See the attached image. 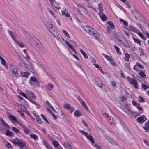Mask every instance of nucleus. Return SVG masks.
<instances>
[{
    "label": "nucleus",
    "mask_w": 149,
    "mask_h": 149,
    "mask_svg": "<svg viewBox=\"0 0 149 149\" xmlns=\"http://www.w3.org/2000/svg\"><path fill=\"white\" fill-rule=\"evenodd\" d=\"M49 31L52 35L57 39L58 40H60V38L59 37L58 33L56 29L54 26L51 28Z\"/></svg>",
    "instance_id": "1"
},
{
    "label": "nucleus",
    "mask_w": 149,
    "mask_h": 149,
    "mask_svg": "<svg viewBox=\"0 0 149 149\" xmlns=\"http://www.w3.org/2000/svg\"><path fill=\"white\" fill-rule=\"evenodd\" d=\"M129 82L131 84H132L135 88H138V83L135 78H130L129 76L127 77Z\"/></svg>",
    "instance_id": "2"
},
{
    "label": "nucleus",
    "mask_w": 149,
    "mask_h": 149,
    "mask_svg": "<svg viewBox=\"0 0 149 149\" xmlns=\"http://www.w3.org/2000/svg\"><path fill=\"white\" fill-rule=\"evenodd\" d=\"M11 142L13 143L15 145H17V146L20 147L23 145L24 143L22 140L17 138H16L15 139H12Z\"/></svg>",
    "instance_id": "3"
},
{
    "label": "nucleus",
    "mask_w": 149,
    "mask_h": 149,
    "mask_svg": "<svg viewBox=\"0 0 149 149\" xmlns=\"http://www.w3.org/2000/svg\"><path fill=\"white\" fill-rule=\"evenodd\" d=\"M34 46L37 48L38 50L41 52H43L44 51V48L41 43L38 41L35 42L34 43Z\"/></svg>",
    "instance_id": "4"
},
{
    "label": "nucleus",
    "mask_w": 149,
    "mask_h": 149,
    "mask_svg": "<svg viewBox=\"0 0 149 149\" xmlns=\"http://www.w3.org/2000/svg\"><path fill=\"white\" fill-rule=\"evenodd\" d=\"M113 36L118 41H121L122 39H123V36L120 33L116 31H114L113 33Z\"/></svg>",
    "instance_id": "5"
},
{
    "label": "nucleus",
    "mask_w": 149,
    "mask_h": 149,
    "mask_svg": "<svg viewBox=\"0 0 149 149\" xmlns=\"http://www.w3.org/2000/svg\"><path fill=\"white\" fill-rule=\"evenodd\" d=\"M0 123L3 127L7 129L10 128V126L3 119L0 117Z\"/></svg>",
    "instance_id": "6"
},
{
    "label": "nucleus",
    "mask_w": 149,
    "mask_h": 149,
    "mask_svg": "<svg viewBox=\"0 0 149 149\" xmlns=\"http://www.w3.org/2000/svg\"><path fill=\"white\" fill-rule=\"evenodd\" d=\"M119 42L124 47H129L128 42L124 37H123V39H122L121 40V41H119Z\"/></svg>",
    "instance_id": "7"
},
{
    "label": "nucleus",
    "mask_w": 149,
    "mask_h": 149,
    "mask_svg": "<svg viewBox=\"0 0 149 149\" xmlns=\"http://www.w3.org/2000/svg\"><path fill=\"white\" fill-rule=\"evenodd\" d=\"M96 84L102 88V87L103 82L102 80L99 77H96L95 79Z\"/></svg>",
    "instance_id": "8"
},
{
    "label": "nucleus",
    "mask_w": 149,
    "mask_h": 149,
    "mask_svg": "<svg viewBox=\"0 0 149 149\" xmlns=\"http://www.w3.org/2000/svg\"><path fill=\"white\" fill-rule=\"evenodd\" d=\"M99 16L101 19L102 21H105L106 20V16L102 12H99L98 13Z\"/></svg>",
    "instance_id": "9"
},
{
    "label": "nucleus",
    "mask_w": 149,
    "mask_h": 149,
    "mask_svg": "<svg viewBox=\"0 0 149 149\" xmlns=\"http://www.w3.org/2000/svg\"><path fill=\"white\" fill-rule=\"evenodd\" d=\"M8 118L11 122H15L17 121L15 117L10 114L9 115Z\"/></svg>",
    "instance_id": "10"
},
{
    "label": "nucleus",
    "mask_w": 149,
    "mask_h": 149,
    "mask_svg": "<svg viewBox=\"0 0 149 149\" xmlns=\"http://www.w3.org/2000/svg\"><path fill=\"white\" fill-rule=\"evenodd\" d=\"M145 117V116L143 115L140 117H138L136 120V121L139 123L142 122H144V118Z\"/></svg>",
    "instance_id": "11"
},
{
    "label": "nucleus",
    "mask_w": 149,
    "mask_h": 149,
    "mask_svg": "<svg viewBox=\"0 0 149 149\" xmlns=\"http://www.w3.org/2000/svg\"><path fill=\"white\" fill-rule=\"evenodd\" d=\"M51 5L52 6V7L54 9V8H55L56 9L59 10L61 8L60 6H57L59 5V3H54L53 4Z\"/></svg>",
    "instance_id": "12"
},
{
    "label": "nucleus",
    "mask_w": 149,
    "mask_h": 149,
    "mask_svg": "<svg viewBox=\"0 0 149 149\" xmlns=\"http://www.w3.org/2000/svg\"><path fill=\"white\" fill-rule=\"evenodd\" d=\"M92 32V33H91L92 36H93L96 39H97L99 38V35L97 33V31L95 30L93 31Z\"/></svg>",
    "instance_id": "13"
},
{
    "label": "nucleus",
    "mask_w": 149,
    "mask_h": 149,
    "mask_svg": "<svg viewBox=\"0 0 149 149\" xmlns=\"http://www.w3.org/2000/svg\"><path fill=\"white\" fill-rule=\"evenodd\" d=\"M65 43L66 45L69 47V48L71 49V50L73 52L76 53V52L75 49L73 48L72 46L71 45L69 42H68L67 41H65Z\"/></svg>",
    "instance_id": "14"
},
{
    "label": "nucleus",
    "mask_w": 149,
    "mask_h": 149,
    "mask_svg": "<svg viewBox=\"0 0 149 149\" xmlns=\"http://www.w3.org/2000/svg\"><path fill=\"white\" fill-rule=\"evenodd\" d=\"M127 29L129 31L130 30L135 33L138 31L137 29L132 26H130L128 28H127Z\"/></svg>",
    "instance_id": "15"
},
{
    "label": "nucleus",
    "mask_w": 149,
    "mask_h": 149,
    "mask_svg": "<svg viewBox=\"0 0 149 149\" xmlns=\"http://www.w3.org/2000/svg\"><path fill=\"white\" fill-rule=\"evenodd\" d=\"M84 29L87 33H89V31L92 29V28L89 26H84Z\"/></svg>",
    "instance_id": "16"
},
{
    "label": "nucleus",
    "mask_w": 149,
    "mask_h": 149,
    "mask_svg": "<svg viewBox=\"0 0 149 149\" xmlns=\"http://www.w3.org/2000/svg\"><path fill=\"white\" fill-rule=\"evenodd\" d=\"M30 80L36 84H39V82L38 80L34 77L31 76L30 78Z\"/></svg>",
    "instance_id": "17"
},
{
    "label": "nucleus",
    "mask_w": 149,
    "mask_h": 149,
    "mask_svg": "<svg viewBox=\"0 0 149 149\" xmlns=\"http://www.w3.org/2000/svg\"><path fill=\"white\" fill-rule=\"evenodd\" d=\"M29 101L32 103V104H35L36 106V108L37 109H39V108L40 107V106L37 104L36 102H34L33 100L31 99H29Z\"/></svg>",
    "instance_id": "18"
},
{
    "label": "nucleus",
    "mask_w": 149,
    "mask_h": 149,
    "mask_svg": "<svg viewBox=\"0 0 149 149\" xmlns=\"http://www.w3.org/2000/svg\"><path fill=\"white\" fill-rule=\"evenodd\" d=\"M22 127L24 132L25 133L28 134L29 133V132H30V130L28 129L24 125H23Z\"/></svg>",
    "instance_id": "19"
},
{
    "label": "nucleus",
    "mask_w": 149,
    "mask_h": 149,
    "mask_svg": "<svg viewBox=\"0 0 149 149\" xmlns=\"http://www.w3.org/2000/svg\"><path fill=\"white\" fill-rule=\"evenodd\" d=\"M145 126L143 128L145 130V132H148L149 130V123L148 122L146 123Z\"/></svg>",
    "instance_id": "20"
},
{
    "label": "nucleus",
    "mask_w": 149,
    "mask_h": 149,
    "mask_svg": "<svg viewBox=\"0 0 149 149\" xmlns=\"http://www.w3.org/2000/svg\"><path fill=\"white\" fill-rule=\"evenodd\" d=\"M80 52L83 55L84 58L86 59L88 58V56L86 53L82 49L80 50Z\"/></svg>",
    "instance_id": "21"
},
{
    "label": "nucleus",
    "mask_w": 149,
    "mask_h": 149,
    "mask_svg": "<svg viewBox=\"0 0 149 149\" xmlns=\"http://www.w3.org/2000/svg\"><path fill=\"white\" fill-rule=\"evenodd\" d=\"M81 103L83 107H84V108L87 111H88V109L87 105H86L85 103L83 101H82V102H81Z\"/></svg>",
    "instance_id": "22"
},
{
    "label": "nucleus",
    "mask_w": 149,
    "mask_h": 149,
    "mask_svg": "<svg viewBox=\"0 0 149 149\" xmlns=\"http://www.w3.org/2000/svg\"><path fill=\"white\" fill-rule=\"evenodd\" d=\"M141 88H143L144 90H146L147 89L149 88V86L146 85L145 84L142 83L141 84Z\"/></svg>",
    "instance_id": "23"
},
{
    "label": "nucleus",
    "mask_w": 149,
    "mask_h": 149,
    "mask_svg": "<svg viewBox=\"0 0 149 149\" xmlns=\"http://www.w3.org/2000/svg\"><path fill=\"white\" fill-rule=\"evenodd\" d=\"M74 115L76 117H79L81 115V114L79 110H77L75 111Z\"/></svg>",
    "instance_id": "24"
},
{
    "label": "nucleus",
    "mask_w": 149,
    "mask_h": 149,
    "mask_svg": "<svg viewBox=\"0 0 149 149\" xmlns=\"http://www.w3.org/2000/svg\"><path fill=\"white\" fill-rule=\"evenodd\" d=\"M9 68L11 72L14 71H16V70H17V68L14 65H10Z\"/></svg>",
    "instance_id": "25"
},
{
    "label": "nucleus",
    "mask_w": 149,
    "mask_h": 149,
    "mask_svg": "<svg viewBox=\"0 0 149 149\" xmlns=\"http://www.w3.org/2000/svg\"><path fill=\"white\" fill-rule=\"evenodd\" d=\"M102 55L104 56L105 58L109 61H111V60L112 59V57H109L108 55H106L104 53H102Z\"/></svg>",
    "instance_id": "26"
},
{
    "label": "nucleus",
    "mask_w": 149,
    "mask_h": 149,
    "mask_svg": "<svg viewBox=\"0 0 149 149\" xmlns=\"http://www.w3.org/2000/svg\"><path fill=\"white\" fill-rule=\"evenodd\" d=\"M27 92H29L30 93H31L30 95L29 96L31 98L33 99H35L36 98V96L33 93V92L30 91H27Z\"/></svg>",
    "instance_id": "27"
},
{
    "label": "nucleus",
    "mask_w": 149,
    "mask_h": 149,
    "mask_svg": "<svg viewBox=\"0 0 149 149\" xmlns=\"http://www.w3.org/2000/svg\"><path fill=\"white\" fill-rule=\"evenodd\" d=\"M46 26L47 27L48 30H50V29L54 26V25L52 24H50L49 23H47L46 24Z\"/></svg>",
    "instance_id": "28"
},
{
    "label": "nucleus",
    "mask_w": 149,
    "mask_h": 149,
    "mask_svg": "<svg viewBox=\"0 0 149 149\" xmlns=\"http://www.w3.org/2000/svg\"><path fill=\"white\" fill-rule=\"evenodd\" d=\"M125 57L124 58L125 60L127 61H129V58L130 57V55L127 53H125Z\"/></svg>",
    "instance_id": "29"
},
{
    "label": "nucleus",
    "mask_w": 149,
    "mask_h": 149,
    "mask_svg": "<svg viewBox=\"0 0 149 149\" xmlns=\"http://www.w3.org/2000/svg\"><path fill=\"white\" fill-rule=\"evenodd\" d=\"M139 75L143 78H144L146 77V75L145 72L143 71H141L139 73Z\"/></svg>",
    "instance_id": "30"
},
{
    "label": "nucleus",
    "mask_w": 149,
    "mask_h": 149,
    "mask_svg": "<svg viewBox=\"0 0 149 149\" xmlns=\"http://www.w3.org/2000/svg\"><path fill=\"white\" fill-rule=\"evenodd\" d=\"M17 70L15 71H14L12 72V75L14 76L17 77L18 76V74L17 72Z\"/></svg>",
    "instance_id": "31"
},
{
    "label": "nucleus",
    "mask_w": 149,
    "mask_h": 149,
    "mask_svg": "<svg viewBox=\"0 0 149 149\" xmlns=\"http://www.w3.org/2000/svg\"><path fill=\"white\" fill-rule=\"evenodd\" d=\"M53 87L54 86L51 83H49L47 85V87L49 90H51Z\"/></svg>",
    "instance_id": "32"
},
{
    "label": "nucleus",
    "mask_w": 149,
    "mask_h": 149,
    "mask_svg": "<svg viewBox=\"0 0 149 149\" xmlns=\"http://www.w3.org/2000/svg\"><path fill=\"white\" fill-rule=\"evenodd\" d=\"M108 23L112 29H114L115 28V26L111 21H109L108 22Z\"/></svg>",
    "instance_id": "33"
},
{
    "label": "nucleus",
    "mask_w": 149,
    "mask_h": 149,
    "mask_svg": "<svg viewBox=\"0 0 149 149\" xmlns=\"http://www.w3.org/2000/svg\"><path fill=\"white\" fill-rule=\"evenodd\" d=\"M20 74L22 77H27L28 76V73L26 72H22L20 73Z\"/></svg>",
    "instance_id": "34"
},
{
    "label": "nucleus",
    "mask_w": 149,
    "mask_h": 149,
    "mask_svg": "<svg viewBox=\"0 0 149 149\" xmlns=\"http://www.w3.org/2000/svg\"><path fill=\"white\" fill-rule=\"evenodd\" d=\"M30 136L31 138L35 140H36L38 139V136L36 134H30Z\"/></svg>",
    "instance_id": "35"
},
{
    "label": "nucleus",
    "mask_w": 149,
    "mask_h": 149,
    "mask_svg": "<svg viewBox=\"0 0 149 149\" xmlns=\"http://www.w3.org/2000/svg\"><path fill=\"white\" fill-rule=\"evenodd\" d=\"M98 9L100 11L99 12L101 11L102 12V11L103 10V7L102 6V4L101 3H100L98 5Z\"/></svg>",
    "instance_id": "36"
},
{
    "label": "nucleus",
    "mask_w": 149,
    "mask_h": 149,
    "mask_svg": "<svg viewBox=\"0 0 149 149\" xmlns=\"http://www.w3.org/2000/svg\"><path fill=\"white\" fill-rule=\"evenodd\" d=\"M133 39L134 40V42L135 43H136L137 44H139V45H141V40H140L138 39H136L134 37L133 38Z\"/></svg>",
    "instance_id": "37"
},
{
    "label": "nucleus",
    "mask_w": 149,
    "mask_h": 149,
    "mask_svg": "<svg viewBox=\"0 0 149 149\" xmlns=\"http://www.w3.org/2000/svg\"><path fill=\"white\" fill-rule=\"evenodd\" d=\"M87 138L88 139L91 141V143H94V141L93 140V138L91 136H88V137Z\"/></svg>",
    "instance_id": "38"
},
{
    "label": "nucleus",
    "mask_w": 149,
    "mask_h": 149,
    "mask_svg": "<svg viewBox=\"0 0 149 149\" xmlns=\"http://www.w3.org/2000/svg\"><path fill=\"white\" fill-rule=\"evenodd\" d=\"M137 79L138 80L141 82H143L144 83H146V81L145 79H142L141 77H137Z\"/></svg>",
    "instance_id": "39"
},
{
    "label": "nucleus",
    "mask_w": 149,
    "mask_h": 149,
    "mask_svg": "<svg viewBox=\"0 0 149 149\" xmlns=\"http://www.w3.org/2000/svg\"><path fill=\"white\" fill-rule=\"evenodd\" d=\"M53 144L54 147H58L59 145V143L56 141H54L53 142Z\"/></svg>",
    "instance_id": "40"
},
{
    "label": "nucleus",
    "mask_w": 149,
    "mask_h": 149,
    "mask_svg": "<svg viewBox=\"0 0 149 149\" xmlns=\"http://www.w3.org/2000/svg\"><path fill=\"white\" fill-rule=\"evenodd\" d=\"M12 134L13 133L11 131L8 130L6 131L5 132V134L8 136H11Z\"/></svg>",
    "instance_id": "41"
},
{
    "label": "nucleus",
    "mask_w": 149,
    "mask_h": 149,
    "mask_svg": "<svg viewBox=\"0 0 149 149\" xmlns=\"http://www.w3.org/2000/svg\"><path fill=\"white\" fill-rule=\"evenodd\" d=\"M64 107L68 109H69L71 108V107L70 104L68 103H65L64 105Z\"/></svg>",
    "instance_id": "42"
},
{
    "label": "nucleus",
    "mask_w": 149,
    "mask_h": 149,
    "mask_svg": "<svg viewBox=\"0 0 149 149\" xmlns=\"http://www.w3.org/2000/svg\"><path fill=\"white\" fill-rule=\"evenodd\" d=\"M0 60H1V62L2 64L3 65H5L6 61L2 57L0 56Z\"/></svg>",
    "instance_id": "43"
},
{
    "label": "nucleus",
    "mask_w": 149,
    "mask_h": 149,
    "mask_svg": "<svg viewBox=\"0 0 149 149\" xmlns=\"http://www.w3.org/2000/svg\"><path fill=\"white\" fill-rule=\"evenodd\" d=\"M41 116L44 119L45 121L47 123H48V124H50V123L49 122L47 119L44 116L43 114H41Z\"/></svg>",
    "instance_id": "44"
},
{
    "label": "nucleus",
    "mask_w": 149,
    "mask_h": 149,
    "mask_svg": "<svg viewBox=\"0 0 149 149\" xmlns=\"http://www.w3.org/2000/svg\"><path fill=\"white\" fill-rule=\"evenodd\" d=\"M120 21L123 23V24L125 26H127L128 25V23L127 21H124L122 19L120 18Z\"/></svg>",
    "instance_id": "45"
},
{
    "label": "nucleus",
    "mask_w": 149,
    "mask_h": 149,
    "mask_svg": "<svg viewBox=\"0 0 149 149\" xmlns=\"http://www.w3.org/2000/svg\"><path fill=\"white\" fill-rule=\"evenodd\" d=\"M11 128L12 130L15 133H18L19 132V130L15 127H12Z\"/></svg>",
    "instance_id": "46"
},
{
    "label": "nucleus",
    "mask_w": 149,
    "mask_h": 149,
    "mask_svg": "<svg viewBox=\"0 0 149 149\" xmlns=\"http://www.w3.org/2000/svg\"><path fill=\"white\" fill-rule=\"evenodd\" d=\"M62 31L63 32V33L65 35V36H66L68 38H70L69 34L67 32V31L65 30H62Z\"/></svg>",
    "instance_id": "47"
},
{
    "label": "nucleus",
    "mask_w": 149,
    "mask_h": 149,
    "mask_svg": "<svg viewBox=\"0 0 149 149\" xmlns=\"http://www.w3.org/2000/svg\"><path fill=\"white\" fill-rule=\"evenodd\" d=\"M114 47L116 50L117 52L118 53H121V52L120 51L119 48L116 45H114Z\"/></svg>",
    "instance_id": "48"
},
{
    "label": "nucleus",
    "mask_w": 149,
    "mask_h": 149,
    "mask_svg": "<svg viewBox=\"0 0 149 149\" xmlns=\"http://www.w3.org/2000/svg\"><path fill=\"white\" fill-rule=\"evenodd\" d=\"M139 102H145L144 99L141 96L139 97Z\"/></svg>",
    "instance_id": "49"
},
{
    "label": "nucleus",
    "mask_w": 149,
    "mask_h": 149,
    "mask_svg": "<svg viewBox=\"0 0 149 149\" xmlns=\"http://www.w3.org/2000/svg\"><path fill=\"white\" fill-rule=\"evenodd\" d=\"M19 149H28L25 144L24 143L23 145L21 146Z\"/></svg>",
    "instance_id": "50"
},
{
    "label": "nucleus",
    "mask_w": 149,
    "mask_h": 149,
    "mask_svg": "<svg viewBox=\"0 0 149 149\" xmlns=\"http://www.w3.org/2000/svg\"><path fill=\"white\" fill-rule=\"evenodd\" d=\"M20 107L22 109H23V111H26L27 109L26 108L25 106H24L23 105H20Z\"/></svg>",
    "instance_id": "51"
},
{
    "label": "nucleus",
    "mask_w": 149,
    "mask_h": 149,
    "mask_svg": "<svg viewBox=\"0 0 149 149\" xmlns=\"http://www.w3.org/2000/svg\"><path fill=\"white\" fill-rule=\"evenodd\" d=\"M62 14L63 15H64L66 17H70V14L68 13H66L65 12V11H63L62 13Z\"/></svg>",
    "instance_id": "52"
},
{
    "label": "nucleus",
    "mask_w": 149,
    "mask_h": 149,
    "mask_svg": "<svg viewBox=\"0 0 149 149\" xmlns=\"http://www.w3.org/2000/svg\"><path fill=\"white\" fill-rule=\"evenodd\" d=\"M48 10L49 12L53 16V17L54 18H56V16H55L54 15V13L50 9H48Z\"/></svg>",
    "instance_id": "53"
},
{
    "label": "nucleus",
    "mask_w": 149,
    "mask_h": 149,
    "mask_svg": "<svg viewBox=\"0 0 149 149\" xmlns=\"http://www.w3.org/2000/svg\"><path fill=\"white\" fill-rule=\"evenodd\" d=\"M43 142L44 145L46 146V147L47 148L48 147H49L50 146L48 144L46 141H43Z\"/></svg>",
    "instance_id": "54"
},
{
    "label": "nucleus",
    "mask_w": 149,
    "mask_h": 149,
    "mask_svg": "<svg viewBox=\"0 0 149 149\" xmlns=\"http://www.w3.org/2000/svg\"><path fill=\"white\" fill-rule=\"evenodd\" d=\"M36 121L37 123L39 124H41L42 123V121L40 118V116L37 117L36 119Z\"/></svg>",
    "instance_id": "55"
},
{
    "label": "nucleus",
    "mask_w": 149,
    "mask_h": 149,
    "mask_svg": "<svg viewBox=\"0 0 149 149\" xmlns=\"http://www.w3.org/2000/svg\"><path fill=\"white\" fill-rule=\"evenodd\" d=\"M111 65L114 66H116V63L114 62V61L113 59H112L111 61H109Z\"/></svg>",
    "instance_id": "56"
},
{
    "label": "nucleus",
    "mask_w": 149,
    "mask_h": 149,
    "mask_svg": "<svg viewBox=\"0 0 149 149\" xmlns=\"http://www.w3.org/2000/svg\"><path fill=\"white\" fill-rule=\"evenodd\" d=\"M136 63V65L139 68L141 69L143 68V66L141 64L137 62Z\"/></svg>",
    "instance_id": "57"
},
{
    "label": "nucleus",
    "mask_w": 149,
    "mask_h": 149,
    "mask_svg": "<svg viewBox=\"0 0 149 149\" xmlns=\"http://www.w3.org/2000/svg\"><path fill=\"white\" fill-rule=\"evenodd\" d=\"M138 34V35L139 36H140L141 38H142L144 40H145L146 39V38H145L142 35V34L141 32H139Z\"/></svg>",
    "instance_id": "58"
},
{
    "label": "nucleus",
    "mask_w": 149,
    "mask_h": 149,
    "mask_svg": "<svg viewBox=\"0 0 149 149\" xmlns=\"http://www.w3.org/2000/svg\"><path fill=\"white\" fill-rule=\"evenodd\" d=\"M93 146L95 147L96 149H102L101 147L99 146L97 144H95Z\"/></svg>",
    "instance_id": "59"
},
{
    "label": "nucleus",
    "mask_w": 149,
    "mask_h": 149,
    "mask_svg": "<svg viewBox=\"0 0 149 149\" xmlns=\"http://www.w3.org/2000/svg\"><path fill=\"white\" fill-rule=\"evenodd\" d=\"M19 94L22 96L24 97L26 99L28 98V97L26 96V95L25 94H24V93L22 92H20L19 93Z\"/></svg>",
    "instance_id": "60"
},
{
    "label": "nucleus",
    "mask_w": 149,
    "mask_h": 149,
    "mask_svg": "<svg viewBox=\"0 0 149 149\" xmlns=\"http://www.w3.org/2000/svg\"><path fill=\"white\" fill-rule=\"evenodd\" d=\"M77 7L79 12H80V11L82 10V9L83 8V7L80 5H78Z\"/></svg>",
    "instance_id": "61"
},
{
    "label": "nucleus",
    "mask_w": 149,
    "mask_h": 149,
    "mask_svg": "<svg viewBox=\"0 0 149 149\" xmlns=\"http://www.w3.org/2000/svg\"><path fill=\"white\" fill-rule=\"evenodd\" d=\"M18 45H19V47L21 48H23L24 47V45L22 43L19 42H16Z\"/></svg>",
    "instance_id": "62"
},
{
    "label": "nucleus",
    "mask_w": 149,
    "mask_h": 149,
    "mask_svg": "<svg viewBox=\"0 0 149 149\" xmlns=\"http://www.w3.org/2000/svg\"><path fill=\"white\" fill-rule=\"evenodd\" d=\"M82 124L85 127H88V125L87 124L84 120H82Z\"/></svg>",
    "instance_id": "63"
},
{
    "label": "nucleus",
    "mask_w": 149,
    "mask_h": 149,
    "mask_svg": "<svg viewBox=\"0 0 149 149\" xmlns=\"http://www.w3.org/2000/svg\"><path fill=\"white\" fill-rule=\"evenodd\" d=\"M79 131L82 134L84 135H85V134H87V133L85 132L84 130H79Z\"/></svg>",
    "instance_id": "64"
}]
</instances>
